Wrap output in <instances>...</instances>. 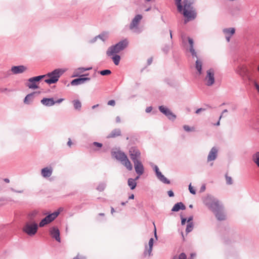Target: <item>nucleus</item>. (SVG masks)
<instances>
[{
	"instance_id": "nucleus-1",
	"label": "nucleus",
	"mask_w": 259,
	"mask_h": 259,
	"mask_svg": "<svg viewBox=\"0 0 259 259\" xmlns=\"http://www.w3.org/2000/svg\"><path fill=\"white\" fill-rule=\"evenodd\" d=\"M193 3V2L187 0H184L183 2V10L179 12L182 13L185 17L184 24H187L188 22L194 20L197 16L196 12L195 10H192L193 7H191Z\"/></svg>"
},
{
	"instance_id": "nucleus-2",
	"label": "nucleus",
	"mask_w": 259,
	"mask_h": 259,
	"mask_svg": "<svg viewBox=\"0 0 259 259\" xmlns=\"http://www.w3.org/2000/svg\"><path fill=\"white\" fill-rule=\"evenodd\" d=\"M203 203L212 212L223 206L218 199L211 195H207L204 198Z\"/></svg>"
},
{
	"instance_id": "nucleus-3",
	"label": "nucleus",
	"mask_w": 259,
	"mask_h": 259,
	"mask_svg": "<svg viewBox=\"0 0 259 259\" xmlns=\"http://www.w3.org/2000/svg\"><path fill=\"white\" fill-rule=\"evenodd\" d=\"M65 71V69L62 68H57L47 73L46 75L48 78L44 80L45 82L49 85L56 83Z\"/></svg>"
},
{
	"instance_id": "nucleus-4",
	"label": "nucleus",
	"mask_w": 259,
	"mask_h": 259,
	"mask_svg": "<svg viewBox=\"0 0 259 259\" xmlns=\"http://www.w3.org/2000/svg\"><path fill=\"white\" fill-rule=\"evenodd\" d=\"M38 226L36 222L26 223L23 231L30 236H34L37 232Z\"/></svg>"
},
{
	"instance_id": "nucleus-5",
	"label": "nucleus",
	"mask_w": 259,
	"mask_h": 259,
	"mask_svg": "<svg viewBox=\"0 0 259 259\" xmlns=\"http://www.w3.org/2000/svg\"><path fill=\"white\" fill-rule=\"evenodd\" d=\"M159 111L164 115L168 119L174 121L176 118V115L167 107L164 105L158 106Z\"/></svg>"
},
{
	"instance_id": "nucleus-6",
	"label": "nucleus",
	"mask_w": 259,
	"mask_h": 259,
	"mask_svg": "<svg viewBox=\"0 0 259 259\" xmlns=\"http://www.w3.org/2000/svg\"><path fill=\"white\" fill-rule=\"evenodd\" d=\"M129 155L133 163L136 161H141V154L140 150L137 147H131L129 150Z\"/></svg>"
},
{
	"instance_id": "nucleus-7",
	"label": "nucleus",
	"mask_w": 259,
	"mask_h": 259,
	"mask_svg": "<svg viewBox=\"0 0 259 259\" xmlns=\"http://www.w3.org/2000/svg\"><path fill=\"white\" fill-rule=\"evenodd\" d=\"M59 214V212L55 211L51 214L47 215L40 222V223H39V227H43L45 225L50 223L58 217Z\"/></svg>"
},
{
	"instance_id": "nucleus-8",
	"label": "nucleus",
	"mask_w": 259,
	"mask_h": 259,
	"mask_svg": "<svg viewBox=\"0 0 259 259\" xmlns=\"http://www.w3.org/2000/svg\"><path fill=\"white\" fill-rule=\"evenodd\" d=\"M205 79L206 80L205 84L208 87H210L214 83V71L213 68H211L206 71Z\"/></svg>"
},
{
	"instance_id": "nucleus-9",
	"label": "nucleus",
	"mask_w": 259,
	"mask_h": 259,
	"mask_svg": "<svg viewBox=\"0 0 259 259\" xmlns=\"http://www.w3.org/2000/svg\"><path fill=\"white\" fill-rule=\"evenodd\" d=\"M153 242L154 239L153 238H151L149 241L148 247L147 245L145 246V248L143 252V255L145 257H149L153 255L152 252L153 249Z\"/></svg>"
},
{
	"instance_id": "nucleus-10",
	"label": "nucleus",
	"mask_w": 259,
	"mask_h": 259,
	"mask_svg": "<svg viewBox=\"0 0 259 259\" xmlns=\"http://www.w3.org/2000/svg\"><path fill=\"white\" fill-rule=\"evenodd\" d=\"M218 149L216 147H213L210 151L207 158V161L208 162L215 160L218 155Z\"/></svg>"
},
{
	"instance_id": "nucleus-11",
	"label": "nucleus",
	"mask_w": 259,
	"mask_h": 259,
	"mask_svg": "<svg viewBox=\"0 0 259 259\" xmlns=\"http://www.w3.org/2000/svg\"><path fill=\"white\" fill-rule=\"evenodd\" d=\"M213 213L218 221H221L226 220V213L223 206Z\"/></svg>"
},
{
	"instance_id": "nucleus-12",
	"label": "nucleus",
	"mask_w": 259,
	"mask_h": 259,
	"mask_svg": "<svg viewBox=\"0 0 259 259\" xmlns=\"http://www.w3.org/2000/svg\"><path fill=\"white\" fill-rule=\"evenodd\" d=\"M26 86L29 89L32 90H36L39 89L38 83L34 76L29 78L27 80V82L26 83Z\"/></svg>"
},
{
	"instance_id": "nucleus-13",
	"label": "nucleus",
	"mask_w": 259,
	"mask_h": 259,
	"mask_svg": "<svg viewBox=\"0 0 259 259\" xmlns=\"http://www.w3.org/2000/svg\"><path fill=\"white\" fill-rule=\"evenodd\" d=\"M50 233L52 237L58 242H61L60 234L59 229L56 227H53L50 229Z\"/></svg>"
},
{
	"instance_id": "nucleus-14",
	"label": "nucleus",
	"mask_w": 259,
	"mask_h": 259,
	"mask_svg": "<svg viewBox=\"0 0 259 259\" xmlns=\"http://www.w3.org/2000/svg\"><path fill=\"white\" fill-rule=\"evenodd\" d=\"M143 16L141 14H138L132 19L130 24V29H133L137 28L140 21L142 20Z\"/></svg>"
},
{
	"instance_id": "nucleus-15",
	"label": "nucleus",
	"mask_w": 259,
	"mask_h": 259,
	"mask_svg": "<svg viewBox=\"0 0 259 259\" xmlns=\"http://www.w3.org/2000/svg\"><path fill=\"white\" fill-rule=\"evenodd\" d=\"M187 39H188V44L189 45V51L191 53V55L192 58H194L196 57V58H198V56H197V53H196V52L194 49V42L193 39L190 37H188Z\"/></svg>"
},
{
	"instance_id": "nucleus-16",
	"label": "nucleus",
	"mask_w": 259,
	"mask_h": 259,
	"mask_svg": "<svg viewBox=\"0 0 259 259\" xmlns=\"http://www.w3.org/2000/svg\"><path fill=\"white\" fill-rule=\"evenodd\" d=\"M134 164L136 174L139 176L142 175L144 172V167L141 161H136Z\"/></svg>"
},
{
	"instance_id": "nucleus-17",
	"label": "nucleus",
	"mask_w": 259,
	"mask_h": 259,
	"mask_svg": "<svg viewBox=\"0 0 259 259\" xmlns=\"http://www.w3.org/2000/svg\"><path fill=\"white\" fill-rule=\"evenodd\" d=\"M27 69V67L23 65L13 66L11 68V71L14 74L22 73Z\"/></svg>"
},
{
	"instance_id": "nucleus-18",
	"label": "nucleus",
	"mask_w": 259,
	"mask_h": 259,
	"mask_svg": "<svg viewBox=\"0 0 259 259\" xmlns=\"http://www.w3.org/2000/svg\"><path fill=\"white\" fill-rule=\"evenodd\" d=\"M53 169L51 166H47L41 169V175L44 178L51 177L53 174Z\"/></svg>"
},
{
	"instance_id": "nucleus-19",
	"label": "nucleus",
	"mask_w": 259,
	"mask_h": 259,
	"mask_svg": "<svg viewBox=\"0 0 259 259\" xmlns=\"http://www.w3.org/2000/svg\"><path fill=\"white\" fill-rule=\"evenodd\" d=\"M38 215L39 211L36 210H34L28 213L27 219L29 221V222H34L39 219Z\"/></svg>"
},
{
	"instance_id": "nucleus-20",
	"label": "nucleus",
	"mask_w": 259,
	"mask_h": 259,
	"mask_svg": "<svg viewBox=\"0 0 259 259\" xmlns=\"http://www.w3.org/2000/svg\"><path fill=\"white\" fill-rule=\"evenodd\" d=\"M40 103L44 106L47 107L52 106L55 105L54 99L53 97L51 98H43L40 100Z\"/></svg>"
},
{
	"instance_id": "nucleus-21",
	"label": "nucleus",
	"mask_w": 259,
	"mask_h": 259,
	"mask_svg": "<svg viewBox=\"0 0 259 259\" xmlns=\"http://www.w3.org/2000/svg\"><path fill=\"white\" fill-rule=\"evenodd\" d=\"M120 52L117 46L115 44L108 48L106 51V54L108 56H111V55L117 54Z\"/></svg>"
},
{
	"instance_id": "nucleus-22",
	"label": "nucleus",
	"mask_w": 259,
	"mask_h": 259,
	"mask_svg": "<svg viewBox=\"0 0 259 259\" xmlns=\"http://www.w3.org/2000/svg\"><path fill=\"white\" fill-rule=\"evenodd\" d=\"M113 156L115 157V158L119 161L121 163L126 158L127 156L125 154L124 152H122L120 151L114 152L112 153Z\"/></svg>"
},
{
	"instance_id": "nucleus-23",
	"label": "nucleus",
	"mask_w": 259,
	"mask_h": 259,
	"mask_svg": "<svg viewBox=\"0 0 259 259\" xmlns=\"http://www.w3.org/2000/svg\"><path fill=\"white\" fill-rule=\"evenodd\" d=\"M92 69V67H79L77 69H76L74 71V72H73V74L72 75V77H77V76H80V74L81 73H83V72L85 71H88V70H90Z\"/></svg>"
},
{
	"instance_id": "nucleus-24",
	"label": "nucleus",
	"mask_w": 259,
	"mask_h": 259,
	"mask_svg": "<svg viewBox=\"0 0 259 259\" xmlns=\"http://www.w3.org/2000/svg\"><path fill=\"white\" fill-rule=\"evenodd\" d=\"M37 93V92H33L27 94L23 100L24 103L26 105L31 104L33 101L34 94Z\"/></svg>"
},
{
	"instance_id": "nucleus-25",
	"label": "nucleus",
	"mask_w": 259,
	"mask_h": 259,
	"mask_svg": "<svg viewBox=\"0 0 259 259\" xmlns=\"http://www.w3.org/2000/svg\"><path fill=\"white\" fill-rule=\"evenodd\" d=\"M128 44V42L126 39H122L115 44L120 51L124 50L127 47Z\"/></svg>"
},
{
	"instance_id": "nucleus-26",
	"label": "nucleus",
	"mask_w": 259,
	"mask_h": 259,
	"mask_svg": "<svg viewBox=\"0 0 259 259\" xmlns=\"http://www.w3.org/2000/svg\"><path fill=\"white\" fill-rule=\"evenodd\" d=\"M186 209L185 205L181 202H178L174 205L171 209L172 211H178L180 210H185Z\"/></svg>"
},
{
	"instance_id": "nucleus-27",
	"label": "nucleus",
	"mask_w": 259,
	"mask_h": 259,
	"mask_svg": "<svg viewBox=\"0 0 259 259\" xmlns=\"http://www.w3.org/2000/svg\"><path fill=\"white\" fill-rule=\"evenodd\" d=\"M77 77V78L73 79L71 81L70 84L71 85H78L84 83L82 77L80 75Z\"/></svg>"
},
{
	"instance_id": "nucleus-28",
	"label": "nucleus",
	"mask_w": 259,
	"mask_h": 259,
	"mask_svg": "<svg viewBox=\"0 0 259 259\" xmlns=\"http://www.w3.org/2000/svg\"><path fill=\"white\" fill-rule=\"evenodd\" d=\"M195 68L197 70L199 74H201L202 73V62L199 60L197 59L195 62Z\"/></svg>"
},
{
	"instance_id": "nucleus-29",
	"label": "nucleus",
	"mask_w": 259,
	"mask_h": 259,
	"mask_svg": "<svg viewBox=\"0 0 259 259\" xmlns=\"http://www.w3.org/2000/svg\"><path fill=\"white\" fill-rule=\"evenodd\" d=\"M75 110L80 111L81 108V103L78 99H75L72 101Z\"/></svg>"
},
{
	"instance_id": "nucleus-30",
	"label": "nucleus",
	"mask_w": 259,
	"mask_h": 259,
	"mask_svg": "<svg viewBox=\"0 0 259 259\" xmlns=\"http://www.w3.org/2000/svg\"><path fill=\"white\" fill-rule=\"evenodd\" d=\"M121 163L128 170H132L133 169L132 164L127 157H126V158H125V160H124Z\"/></svg>"
},
{
	"instance_id": "nucleus-31",
	"label": "nucleus",
	"mask_w": 259,
	"mask_h": 259,
	"mask_svg": "<svg viewBox=\"0 0 259 259\" xmlns=\"http://www.w3.org/2000/svg\"><path fill=\"white\" fill-rule=\"evenodd\" d=\"M111 59L112 61L113 62L114 64L115 65H118L120 61L121 60V57L119 55L115 54V55H111Z\"/></svg>"
},
{
	"instance_id": "nucleus-32",
	"label": "nucleus",
	"mask_w": 259,
	"mask_h": 259,
	"mask_svg": "<svg viewBox=\"0 0 259 259\" xmlns=\"http://www.w3.org/2000/svg\"><path fill=\"white\" fill-rule=\"evenodd\" d=\"M223 32L225 35H230L232 36L235 33V29L233 27L224 28L223 30Z\"/></svg>"
},
{
	"instance_id": "nucleus-33",
	"label": "nucleus",
	"mask_w": 259,
	"mask_h": 259,
	"mask_svg": "<svg viewBox=\"0 0 259 259\" xmlns=\"http://www.w3.org/2000/svg\"><path fill=\"white\" fill-rule=\"evenodd\" d=\"M156 177L160 182H161L162 183H163L164 184H170V181L168 180L166 177H165L163 175H162V173H160Z\"/></svg>"
},
{
	"instance_id": "nucleus-34",
	"label": "nucleus",
	"mask_w": 259,
	"mask_h": 259,
	"mask_svg": "<svg viewBox=\"0 0 259 259\" xmlns=\"http://www.w3.org/2000/svg\"><path fill=\"white\" fill-rule=\"evenodd\" d=\"M252 160L259 167V152H256L252 155Z\"/></svg>"
},
{
	"instance_id": "nucleus-35",
	"label": "nucleus",
	"mask_w": 259,
	"mask_h": 259,
	"mask_svg": "<svg viewBox=\"0 0 259 259\" xmlns=\"http://www.w3.org/2000/svg\"><path fill=\"white\" fill-rule=\"evenodd\" d=\"M98 38L102 40L103 41H105L108 37V32L103 31L98 35H97Z\"/></svg>"
},
{
	"instance_id": "nucleus-36",
	"label": "nucleus",
	"mask_w": 259,
	"mask_h": 259,
	"mask_svg": "<svg viewBox=\"0 0 259 259\" xmlns=\"http://www.w3.org/2000/svg\"><path fill=\"white\" fill-rule=\"evenodd\" d=\"M127 184L131 190H134L136 187L137 182L133 179L129 178L127 180Z\"/></svg>"
},
{
	"instance_id": "nucleus-37",
	"label": "nucleus",
	"mask_w": 259,
	"mask_h": 259,
	"mask_svg": "<svg viewBox=\"0 0 259 259\" xmlns=\"http://www.w3.org/2000/svg\"><path fill=\"white\" fill-rule=\"evenodd\" d=\"M121 135L120 131H112V132L107 136V138H114Z\"/></svg>"
},
{
	"instance_id": "nucleus-38",
	"label": "nucleus",
	"mask_w": 259,
	"mask_h": 259,
	"mask_svg": "<svg viewBox=\"0 0 259 259\" xmlns=\"http://www.w3.org/2000/svg\"><path fill=\"white\" fill-rule=\"evenodd\" d=\"M175 5L177 6L178 12H181L183 10L184 5L182 4V0H174Z\"/></svg>"
},
{
	"instance_id": "nucleus-39",
	"label": "nucleus",
	"mask_w": 259,
	"mask_h": 259,
	"mask_svg": "<svg viewBox=\"0 0 259 259\" xmlns=\"http://www.w3.org/2000/svg\"><path fill=\"white\" fill-rule=\"evenodd\" d=\"M106 187V184L105 182L100 183L96 188V189L99 192L103 191Z\"/></svg>"
},
{
	"instance_id": "nucleus-40",
	"label": "nucleus",
	"mask_w": 259,
	"mask_h": 259,
	"mask_svg": "<svg viewBox=\"0 0 259 259\" xmlns=\"http://www.w3.org/2000/svg\"><path fill=\"white\" fill-rule=\"evenodd\" d=\"M98 73L102 76L109 75L112 73L110 69H104L98 71Z\"/></svg>"
},
{
	"instance_id": "nucleus-41",
	"label": "nucleus",
	"mask_w": 259,
	"mask_h": 259,
	"mask_svg": "<svg viewBox=\"0 0 259 259\" xmlns=\"http://www.w3.org/2000/svg\"><path fill=\"white\" fill-rule=\"evenodd\" d=\"M193 229V223L190 222L189 223H188V224L187 225L186 229V232L187 233H189L192 231Z\"/></svg>"
},
{
	"instance_id": "nucleus-42",
	"label": "nucleus",
	"mask_w": 259,
	"mask_h": 259,
	"mask_svg": "<svg viewBox=\"0 0 259 259\" xmlns=\"http://www.w3.org/2000/svg\"><path fill=\"white\" fill-rule=\"evenodd\" d=\"M34 77H35V78L36 79V81H37V82L39 84L41 82L42 79H44L46 77V74H43V75H38V76H34Z\"/></svg>"
},
{
	"instance_id": "nucleus-43",
	"label": "nucleus",
	"mask_w": 259,
	"mask_h": 259,
	"mask_svg": "<svg viewBox=\"0 0 259 259\" xmlns=\"http://www.w3.org/2000/svg\"><path fill=\"white\" fill-rule=\"evenodd\" d=\"M172 259H187V256L184 253H181L179 256L175 255Z\"/></svg>"
},
{
	"instance_id": "nucleus-44",
	"label": "nucleus",
	"mask_w": 259,
	"mask_h": 259,
	"mask_svg": "<svg viewBox=\"0 0 259 259\" xmlns=\"http://www.w3.org/2000/svg\"><path fill=\"white\" fill-rule=\"evenodd\" d=\"M225 178L226 181V184L227 185H230L233 184V180L232 178L230 176H228L227 174H226L225 175Z\"/></svg>"
},
{
	"instance_id": "nucleus-45",
	"label": "nucleus",
	"mask_w": 259,
	"mask_h": 259,
	"mask_svg": "<svg viewBox=\"0 0 259 259\" xmlns=\"http://www.w3.org/2000/svg\"><path fill=\"white\" fill-rule=\"evenodd\" d=\"M153 168L154 170V171H155V174H156V177H157L158 175H159L160 173H161V172L160 171V170H159V168H158V167L157 165H154V166L153 167Z\"/></svg>"
},
{
	"instance_id": "nucleus-46",
	"label": "nucleus",
	"mask_w": 259,
	"mask_h": 259,
	"mask_svg": "<svg viewBox=\"0 0 259 259\" xmlns=\"http://www.w3.org/2000/svg\"><path fill=\"white\" fill-rule=\"evenodd\" d=\"M162 50L165 54H167L169 51V47L168 45H165L162 49Z\"/></svg>"
},
{
	"instance_id": "nucleus-47",
	"label": "nucleus",
	"mask_w": 259,
	"mask_h": 259,
	"mask_svg": "<svg viewBox=\"0 0 259 259\" xmlns=\"http://www.w3.org/2000/svg\"><path fill=\"white\" fill-rule=\"evenodd\" d=\"M102 144L97 142H94L92 144V146H96L98 148H101L102 147Z\"/></svg>"
},
{
	"instance_id": "nucleus-48",
	"label": "nucleus",
	"mask_w": 259,
	"mask_h": 259,
	"mask_svg": "<svg viewBox=\"0 0 259 259\" xmlns=\"http://www.w3.org/2000/svg\"><path fill=\"white\" fill-rule=\"evenodd\" d=\"M189 190L190 191V192L191 193H192V194H196V191L195 190L193 189V188L191 186V184H190L189 185Z\"/></svg>"
},
{
	"instance_id": "nucleus-49",
	"label": "nucleus",
	"mask_w": 259,
	"mask_h": 259,
	"mask_svg": "<svg viewBox=\"0 0 259 259\" xmlns=\"http://www.w3.org/2000/svg\"><path fill=\"white\" fill-rule=\"evenodd\" d=\"M237 255L235 253H233L232 255H228L227 259H237Z\"/></svg>"
},
{
	"instance_id": "nucleus-50",
	"label": "nucleus",
	"mask_w": 259,
	"mask_h": 259,
	"mask_svg": "<svg viewBox=\"0 0 259 259\" xmlns=\"http://www.w3.org/2000/svg\"><path fill=\"white\" fill-rule=\"evenodd\" d=\"M108 105L114 106L115 105V101L114 100H110L107 103Z\"/></svg>"
},
{
	"instance_id": "nucleus-51",
	"label": "nucleus",
	"mask_w": 259,
	"mask_h": 259,
	"mask_svg": "<svg viewBox=\"0 0 259 259\" xmlns=\"http://www.w3.org/2000/svg\"><path fill=\"white\" fill-rule=\"evenodd\" d=\"M205 110V108H198L196 111H195V113L196 114H199L200 113V112L201 111H204Z\"/></svg>"
},
{
	"instance_id": "nucleus-52",
	"label": "nucleus",
	"mask_w": 259,
	"mask_h": 259,
	"mask_svg": "<svg viewBox=\"0 0 259 259\" xmlns=\"http://www.w3.org/2000/svg\"><path fill=\"white\" fill-rule=\"evenodd\" d=\"M64 100V98H60L57 99V100H54L55 104L56 103L60 104L61 102H62Z\"/></svg>"
},
{
	"instance_id": "nucleus-53",
	"label": "nucleus",
	"mask_w": 259,
	"mask_h": 259,
	"mask_svg": "<svg viewBox=\"0 0 259 259\" xmlns=\"http://www.w3.org/2000/svg\"><path fill=\"white\" fill-rule=\"evenodd\" d=\"M10 190H11L12 191L14 192L18 193H23V192H24V191H23V190H15V189H14V188H11L10 189Z\"/></svg>"
},
{
	"instance_id": "nucleus-54",
	"label": "nucleus",
	"mask_w": 259,
	"mask_h": 259,
	"mask_svg": "<svg viewBox=\"0 0 259 259\" xmlns=\"http://www.w3.org/2000/svg\"><path fill=\"white\" fill-rule=\"evenodd\" d=\"M253 84H254V86L255 88L257 90V92L259 93V84L255 81H254Z\"/></svg>"
},
{
	"instance_id": "nucleus-55",
	"label": "nucleus",
	"mask_w": 259,
	"mask_h": 259,
	"mask_svg": "<svg viewBox=\"0 0 259 259\" xmlns=\"http://www.w3.org/2000/svg\"><path fill=\"white\" fill-rule=\"evenodd\" d=\"M183 130H194L193 127H190L189 125H185L183 126Z\"/></svg>"
},
{
	"instance_id": "nucleus-56",
	"label": "nucleus",
	"mask_w": 259,
	"mask_h": 259,
	"mask_svg": "<svg viewBox=\"0 0 259 259\" xmlns=\"http://www.w3.org/2000/svg\"><path fill=\"white\" fill-rule=\"evenodd\" d=\"M152 109L153 108L152 106H149L146 108L145 111L146 113H150L152 111Z\"/></svg>"
},
{
	"instance_id": "nucleus-57",
	"label": "nucleus",
	"mask_w": 259,
	"mask_h": 259,
	"mask_svg": "<svg viewBox=\"0 0 259 259\" xmlns=\"http://www.w3.org/2000/svg\"><path fill=\"white\" fill-rule=\"evenodd\" d=\"M83 83H85L86 81H89L91 80V78L88 77H82Z\"/></svg>"
},
{
	"instance_id": "nucleus-58",
	"label": "nucleus",
	"mask_w": 259,
	"mask_h": 259,
	"mask_svg": "<svg viewBox=\"0 0 259 259\" xmlns=\"http://www.w3.org/2000/svg\"><path fill=\"white\" fill-rule=\"evenodd\" d=\"M152 61H153V58L152 57H150L149 58L148 60H147V65L149 66L151 64L152 62Z\"/></svg>"
},
{
	"instance_id": "nucleus-59",
	"label": "nucleus",
	"mask_w": 259,
	"mask_h": 259,
	"mask_svg": "<svg viewBox=\"0 0 259 259\" xmlns=\"http://www.w3.org/2000/svg\"><path fill=\"white\" fill-rule=\"evenodd\" d=\"M98 37H97V35L95 37H94L93 39H92L91 40H90V42L91 44H93V43H94L95 42H96L98 39Z\"/></svg>"
},
{
	"instance_id": "nucleus-60",
	"label": "nucleus",
	"mask_w": 259,
	"mask_h": 259,
	"mask_svg": "<svg viewBox=\"0 0 259 259\" xmlns=\"http://www.w3.org/2000/svg\"><path fill=\"white\" fill-rule=\"evenodd\" d=\"M73 259H86V258L84 256H80L79 255H77L76 256L74 257Z\"/></svg>"
},
{
	"instance_id": "nucleus-61",
	"label": "nucleus",
	"mask_w": 259,
	"mask_h": 259,
	"mask_svg": "<svg viewBox=\"0 0 259 259\" xmlns=\"http://www.w3.org/2000/svg\"><path fill=\"white\" fill-rule=\"evenodd\" d=\"M167 194H168V195L169 196V197H173L174 196V192H172V190H169L167 192Z\"/></svg>"
},
{
	"instance_id": "nucleus-62",
	"label": "nucleus",
	"mask_w": 259,
	"mask_h": 259,
	"mask_svg": "<svg viewBox=\"0 0 259 259\" xmlns=\"http://www.w3.org/2000/svg\"><path fill=\"white\" fill-rule=\"evenodd\" d=\"M9 91L8 88H0V92L2 93H5Z\"/></svg>"
},
{
	"instance_id": "nucleus-63",
	"label": "nucleus",
	"mask_w": 259,
	"mask_h": 259,
	"mask_svg": "<svg viewBox=\"0 0 259 259\" xmlns=\"http://www.w3.org/2000/svg\"><path fill=\"white\" fill-rule=\"evenodd\" d=\"M186 221V219L182 218H181V224L182 225H184L185 224Z\"/></svg>"
},
{
	"instance_id": "nucleus-64",
	"label": "nucleus",
	"mask_w": 259,
	"mask_h": 259,
	"mask_svg": "<svg viewBox=\"0 0 259 259\" xmlns=\"http://www.w3.org/2000/svg\"><path fill=\"white\" fill-rule=\"evenodd\" d=\"M232 35H226V38L228 42H229L230 40V38L231 37Z\"/></svg>"
}]
</instances>
